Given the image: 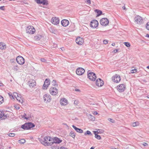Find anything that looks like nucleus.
I'll return each instance as SVG.
<instances>
[{"mask_svg":"<svg viewBox=\"0 0 149 149\" xmlns=\"http://www.w3.org/2000/svg\"><path fill=\"white\" fill-rule=\"evenodd\" d=\"M34 124L31 122L26 123L22 125L21 127L25 130H28L35 127Z\"/></svg>","mask_w":149,"mask_h":149,"instance_id":"nucleus-1","label":"nucleus"},{"mask_svg":"<svg viewBox=\"0 0 149 149\" xmlns=\"http://www.w3.org/2000/svg\"><path fill=\"white\" fill-rule=\"evenodd\" d=\"M36 31V30L34 27L32 26H29L26 29V33L29 34H33Z\"/></svg>","mask_w":149,"mask_h":149,"instance_id":"nucleus-2","label":"nucleus"},{"mask_svg":"<svg viewBox=\"0 0 149 149\" xmlns=\"http://www.w3.org/2000/svg\"><path fill=\"white\" fill-rule=\"evenodd\" d=\"M89 71L88 72V77L91 80L95 81L96 78L95 74L92 72L89 73Z\"/></svg>","mask_w":149,"mask_h":149,"instance_id":"nucleus-3","label":"nucleus"},{"mask_svg":"<svg viewBox=\"0 0 149 149\" xmlns=\"http://www.w3.org/2000/svg\"><path fill=\"white\" fill-rule=\"evenodd\" d=\"M121 79L120 76L117 74H116L112 77V81L116 83H118L120 82L121 80Z\"/></svg>","mask_w":149,"mask_h":149,"instance_id":"nucleus-4","label":"nucleus"},{"mask_svg":"<svg viewBox=\"0 0 149 149\" xmlns=\"http://www.w3.org/2000/svg\"><path fill=\"white\" fill-rule=\"evenodd\" d=\"M17 62L20 65H23L24 63V59L21 56H19L16 58Z\"/></svg>","mask_w":149,"mask_h":149,"instance_id":"nucleus-5","label":"nucleus"},{"mask_svg":"<svg viewBox=\"0 0 149 149\" xmlns=\"http://www.w3.org/2000/svg\"><path fill=\"white\" fill-rule=\"evenodd\" d=\"M58 90L56 88L51 87L49 90V92L51 94L53 95H55L58 93Z\"/></svg>","mask_w":149,"mask_h":149,"instance_id":"nucleus-6","label":"nucleus"},{"mask_svg":"<svg viewBox=\"0 0 149 149\" xmlns=\"http://www.w3.org/2000/svg\"><path fill=\"white\" fill-rule=\"evenodd\" d=\"M117 89L118 91L120 92H123L125 90V87L123 84H121L117 86Z\"/></svg>","mask_w":149,"mask_h":149,"instance_id":"nucleus-7","label":"nucleus"},{"mask_svg":"<svg viewBox=\"0 0 149 149\" xmlns=\"http://www.w3.org/2000/svg\"><path fill=\"white\" fill-rule=\"evenodd\" d=\"M109 23V20L106 18H103L100 20V24L103 26H107L108 25Z\"/></svg>","mask_w":149,"mask_h":149,"instance_id":"nucleus-8","label":"nucleus"},{"mask_svg":"<svg viewBox=\"0 0 149 149\" xmlns=\"http://www.w3.org/2000/svg\"><path fill=\"white\" fill-rule=\"evenodd\" d=\"M98 25V21L95 19L92 20L90 23V26L93 28H95L97 27Z\"/></svg>","mask_w":149,"mask_h":149,"instance_id":"nucleus-9","label":"nucleus"},{"mask_svg":"<svg viewBox=\"0 0 149 149\" xmlns=\"http://www.w3.org/2000/svg\"><path fill=\"white\" fill-rule=\"evenodd\" d=\"M85 72V70L81 68H78L76 70V74L79 75H82Z\"/></svg>","mask_w":149,"mask_h":149,"instance_id":"nucleus-10","label":"nucleus"},{"mask_svg":"<svg viewBox=\"0 0 149 149\" xmlns=\"http://www.w3.org/2000/svg\"><path fill=\"white\" fill-rule=\"evenodd\" d=\"M50 84V80L49 79H46L43 86V89H47Z\"/></svg>","mask_w":149,"mask_h":149,"instance_id":"nucleus-11","label":"nucleus"},{"mask_svg":"<svg viewBox=\"0 0 149 149\" xmlns=\"http://www.w3.org/2000/svg\"><path fill=\"white\" fill-rule=\"evenodd\" d=\"M62 141V140H60L59 138L56 137H54V138L53 139V141L50 143L49 144H50V145H52L54 144V143H59Z\"/></svg>","mask_w":149,"mask_h":149,"instance_id":"nucleus-12","label":"nucleus"},{"mask_svg":"<svg viewBox=\"0 0 149 149\" xmlns=\"http://www.w3.org/2000/svg\"><path fill=\"white\" fill-rule=\"evenodd\" d=\"M35 1L38 4H42L46 6L48 4V1L47 0H35Z\"/></svg>","mask_w":149,"mask_h":149,"instance_id":"nucleus-13","label":"nucleus"},{"mask_svg":"<svg viewBox=\"0 0 149 149\" xmlns=\"http://www.w3.org/2000/svg\"><path fill=\"white\" fill-rule=\"evenodd\" d=\"M134 20L137 23L141 24L142 23L143 20L142 18L139 16H137L134 18Z\"/></svg>","mask_w":149,"mask_h":149,"instance_id":"nucleus-14","label":"nucleus"},{"mask_svg":"<svg viewBox=\"0 0 149 149\" xmlns=\"http://www.w3.org/2000/svg\"><path fill=\"white\" fill-rule=\"evenodd\" d=\"M96 85L98 87H101L104 84V81L101 79L99 78L97 79L96 81Z\"/></svg>","mask_w":149,"mask_h":149,"instance_id":"nucleus-15","label":"nucleus"},{"mask_svg":"<svg viewBox=\"0 0 149 149\" xmlns=\"http://www.w3.org/2000/svg\"><path fill=\"white\" fill-rule=\"evenodd\" d=\"M43 98L45 101H46V102H49L51 100V96L49 94H46L44 95L43 97Z\"/></svg>","mask_w":149,"mask_h":149,"instance_id":"nucleus-16","label":"nucleus"},{"mask_svg":"<svg viewBox=\"0 0 149 149\" xmlns=\"http://www.w3.org/2000/svg\"><path fill=\"white\" fill-rule=\"evenodd\" d=\"M51 22L54 25H57L59 24V20L58 18L54 17L52 18Z\"/></svg>","mask_w":149,"mask_h":149,"instance_id":"nucleus-17","label":"nucleus"},{"mask_svg":"<svg viewBox=\"0 0 149 149\" xmlns=\"http://www.w3.org/2000/svg\"><path fill=\"white\" fill-rule=\"evenodd\" d=\"M28 84L30 87H33L36 86V81L34 80L31 79L28 82Z\"/></svg>","mask_w":149,"mask_h":149,"instance_id":"nucleus-18","label":"nucleus"},{"mask_svg":"<svg viewBox=\"0 0 149 149\" xmlns=\"http://www.w3.org/2000/svg\"><path fill=\"white\" fill-rule=\"evenodd\" d=\"M83 40L80 37H78L76 39V42L78 44L81 45L83 42Z\"/></svg>","mask_w":149,"mask_h":149,"instance_id":"nucleus-19","label":"nucleus"},{"mask_svg":"<svg viewBox=\"0 0 149 149\" xmlns=\"http://www.w3.org/2000/svg\"><path fill=\"white\" fill-rule=\"evenodd\" d=\"M69 23V21L66 19L62 20L61 21V24L62 25L65 27L68 26Z\"/></svg>","mask_w":149,"mask_h":149,"instance_id":"nucleus-20","label":"nucleus"},{"mask_svg":"<svg viewBox=\"0 0 149 149\" xmlns=\"http://www.w3.org/2000/svg\"><path fill=\"white\" fill-rule=\"evenodd\" d=\"M60 102L61 105H66L68 103L67 100L64 98L61 99L60 100Z\"/></svg>","mask_w":149,"mask_h":149,"instance_id":"nucleus-21","label":"nucleus"},{"mask_svg":"<svg viewBox=\"0 0 149 149\" xmlns=\"http://www.w3.org/2000/svg\"><path fill=\"white\" fill-rule=\"evenodd\" d=\"M72 127L77 132L80 133H83V130L76 127L74 125H72Z\"/></svg>","mask_w":149,"mask_h":149,"instance_id":"nucleus-22","label":"nucleus"},{"mask_svg":"<svg viewBox=\"0 0 149 149\" xmlns=\"http://www.w3.org/2000/svg\"><path fill=\"white\" fill-rule=\"evenodd\" d=\"M6 48V45L3 42H0V49H5Z\"/></svg>","mask_w":149,"mask_h":149,"instance_id":"nucleus-23","label":"nucleus"},{"mask_svg":"<svg viewBox=\"0 0 149 149\" xmlns=\"http://www.w3.org/2000/svg\"><path fill=\"white\" fill-rule=\"evenodd\" d=\"M42 36L41 35L39 34L37 35V36L34 37V39L35 40L38 41L41 38Z\"/></svg>","mask_w":149,"mask_h":149,"instance_id":"nucleus-24","label":"nucleus"},{"mask_svg":"<svg viewBox=\"0 0 149 149\" xmlns=\"http://www.w3.org/2000/svg\"><path fill=\"white\" fill-rule=\"evenodd\" d=\"M95 12L97 13V17H98L101 15L102 14V12L101 11L98 9H96L95 10Z\"/></svg>","mask_w":149,"mask_h":149,"instance_id":"nucleus-25","label":"nucleus"},{"mask_svg":"<svg viewBox=\"0 0 149 149\" xmlns=\"http://www.w3.org/2000/svg\"><path fill=\"white\" fill-rule=\"evenodd\" d=\"M20 95L18 97H17L16 99L17 100L19 101V102H20L21 103H22L23 102V100L21 98V97H20Z\"/></svg>","mask_w":149,"mask_h":149,"instance_id":"nucleus-26","label":"nucleus"},{"mask_svg":"<svg viewBox=\"0 0 149 149\" xmlns=\"http://www.w3.org/2000/svg\"><path fill=\"white\" fill-rule=\"evenodd\" d=\"M89 118L92 121H94L95 120V118L94 116H93L91 114H89L88 116Z\"/></svg>","mask_w":149,"mask_h":149,"instance_id":"nucleus-27","label":"nucleus"},{"mask_svg":"<svg viewBox=\"0 0 149 149\" xmlns=\"http://www.w3.org/2000/svg\"><path fill=\"white\" fill-rule=\"evenodd\" d=\"M70 136L73 138H74L75 137V133L71 131L70 134Z\"/></svg>","mask_w":149,"mask_h":149,"instance_id":"nucleus-28","label":"nucleus"},{"mask_svg":"<svg viewBox=\"0 0 149 149\" xmlns=\"http://www.w3.org/2000/svg\"><path fill=\"white\" fill-rule=\"evenodd\" d=\"M84 135H88L91 136L92 135V134L90 131L88 130H87L84 133Z\"/></svg>","mask_w":149,"mask_h":149,"instance_id":"nucleus-29","label":"nucleus"},{"mask_svg":"<svg viewBox=\"0 0 149 149\" xmlns=\"http://www.w3.org/2000/svg\"><path fill=\"white\" fill-rule=\"evenodd\" d=\"M132 125L133 127H136L139 125V123L138 122H134L132 124Z\"/></svg>","mask_w":149,"mask_h":149,"instance_id":"nucleus-30","label":"nucleus"},{"mask_svg":"<svg viewBox=\"0 0 149 149\" xmlns=\"http://www.w3.org/2000/svg\"><path fill=\"white\" fill-rule=\"evenodd\" d=\"M41 143L45 146H49L50 145L49 144L50 143H47V142H45V141H43L42 142H41Z\"/></svg>","mask_w":149,"mask_h":149,"instance_id":"nucleus-31","label":"nucleus"},{"mask_svg":"<svg viewBox=\"0 0 149 149\" xmlns=\"http://www.w3.org/2000/svg\"><path fill=\"white\" fill-rule=\"evenodd\" d=\"M3 97L1 95H0V104H2L3 102Z\"/></svg>","mask_w":149,"mask_h":149,"instance_id":"nucleus-32","label":"nucleus"},{"mask_svg":"<svg viewBox=\"0 0 149 149\" xmlns=\"http://www.w3.org/2000/svg\"><path fill=\"white\" fill-rule=\"evenodd\" d=\"M25 140L24 139H22L19 141V143H24L25 142Z\"/></svg>","mask_w":149,"mask_h":149,"instance_id":"nucleus-33","label":"nucleus"},{"mask_svg":"<svg viewBox=\"0 0 149 149\" xmlns=\"http://www.w3.org/2000/svg\"><path fill=\"white\" fill-rule=\"evenodd\" d=\"M125 46L127 47H130V44L129 42H125L124 43Z\"/></svg>","mask_w":149,"mask_h":149,"instance_id":"nucleus-34","label":"nucleus"},{"mask_svg":"<svg viewBox=\"0 0 149 149\" xmlns=\"http://www.w3.org/2000/svg\"><path fill=\"white\" fill-rule=\"evenodd\" d=\"M19 68L18 67V65H16L14 66L13 67V69L15 71H17L18 70Z\"/></svg>","mask_w":149,"mask_h":149,"instance_id":"nucleus-35","label":"nucleus"},{"mask_svg":"<svg viewBox=\"0 0 149 149\" xmlns=\"http://www.w3.org/2000/svg\"><path fill=\"white\" fill-rule=\"evenodd\" d=\"M137 72V70L136 69L134 68V69H132L131 71V73H135Z\"/></svg>","mask_w":149,"mask_h":149,"instance_id":"nucleus-36","label":"nucleus"},{"mask_svg":"<svg viewBox=\"0 0 149 149\" xmlns=\"http://www.w3.org/2000/svg\"><path fill=\"white\" fill-rule=\"evenodd\" d=\"M95 137L98 139L100 140L101 139V137L100 135H98L97 134H95Z\"/></svg>","mask_w":149,"mask_h":149,"instance_id":"nucleus-37","label":"nucleus"},{"mask_svg":"<svg viewBox=\"0 0 149 149\" xmlns=\"http://www.w3.org/2000/svg\"><path fill=\"white\" fill-rule=\"evenodd\" d=\"M8 135L9 136L13 137L15 136V134L13 133H10L8 134Z\"/></svg>","mask_w":149,"mask_h":149,"instance_id":"nucleus-38","label":"nucleus"},{"mask_svg":"<svg viewBox=\"0 0 149 149\" xmlns=\"http://www.w3.org/2000/svg\"><path fill=\"white\" fill-rule=\"evenodd\" d=\"M4 115V113L3 112L1 111H0V118L3 117Z\"/></svg>","mask_w":149,"mask_h":149,"instance_id":"nucleus-39","label":"nucleus"},{"mask_svg":"<svg viewBox=\"0 0 149 149\" xmlns=\"http://www.w3.org/2000/svg\"><path fill=\"white\" fill-rule=\"evenodd\" d=\"M13 96L16 98L17 97H18L19 94H18L16 92H14L13 93Z\"/></svg>","mask_w":149,"mask_h":149,"instance_id":"nucleus-40","label":"nucleus"},{"mask_svg":"<svg viewBox=\"0 0 149 149\" xmlns=\"http://www.w3.org/2000/svg\"><path fill=\"white\" fill-rule=\"evenodd\" d=\"M41 61L43 62L47 63V60L44 58H42L40 59Z\"/></svg>","mask_w":149,"mask_h":149,"instance_id":"nucleus-41","label":"nucleus"},{"mask_svg":"<svg viewBox=\"0 0 149 149\" xmlns=\"http://www.w3.org/2000/svg\"><path fill=\"white\" fill-rule=\"evenodd\" d=\"M108 120L109 121L112 122V123H114L115 122V120L112 118H108Z\"/></svg>","mask_w":149,"mask_h":149,"instance_id":"nucleus-42","label":"nucleus"},{"mask_svg":"<svg viewBox=\"0 0 149 149\" xmlns=\"http://www.w3.org/2000/svg\"><path fill=\"white\" fill-rule=\"evenodd\" d=\"M52 83L53 86H55L56 85V81L53 80L52 82Z\"/></svg>","mask_w":149,"mask_h":149,"instance_id":"nucleus-43","label":"nucleus"},{"mask_svg":"<svg viewBox=\"0 0 149 149\" xmlns=\"http://www.w3.org/2000/svg\"><path fill=\"white\" fill-rule=\"evenodd\" d=\"M146 27L148 30H149V22L147 23Z\"/></svg>","mask_w":149,"mask_h":149,"instance_id":"nucleus-44","label":"nucleus"},{"mask_svg":"<svg viewBox=\"0 0 149 149\" xmlns=\"http://www.w3.org/2000/svg\"><path fill=\"white\" fill-rule=\"evenodd\" d=\"M49 139L48 136H46L44 138V140L45 141V142H47V141Z\"/></svg>","mask_w":149,"mask_h":149,"instance_id":"nucleus-45","label":"nucleus"},{"mask_svg":"<svg viewBox=\"0 0 149 149\" xmlns=\"http://www.w3.org/2000/svg\"><path fill=\"white\" fill-rule=\"evenodd\" d=\"M7 117V115H6L4 113V115L3 116V117H2V119H5Z\"/></svg>","mask_w":149,"mask_h":149,"instance_id":"nucleus-46","label":"nucleus"},{"mask_svg":"<svg viewBox=\"0 0 149 149\" xmlns=\"http://www.w3.org/2000/svg\"><path fill=\"white\" fill-rule=\"evenodd\" d=\"M26 114L25 113H24V114L23 116V117L26 120H28L29 119V117H26Z\"/></svg>","mask_w":149,"mask_h":149,"instance_id":"nucleus-47","label":"nucleus"},{"mask_svg":"<svg viewBox=\"0 0 149 149\" xmlns=\"http://www.w3.org/2000/svg\"><path fill=\"white\" fill-rule=\"evenodd\" d=\"M108 41L107 40H104V41H103V43L104 44H107L108 43Z\"/></svg>","mask_w":149,"mask_h":149,"instance_id":"nucleus-48","label":"nucleus"},{"mask_svg":"<svg viewBox=\"0 0 149 149\" xmlns=\"http://www.w3.org/2000/svg\"><path fill=\"white\" fill-rule=\"evenodd\" d=\"M0 9L2 10H4L5 8H4V6H2L0 7Z\"/></svg>","mask_w":149,"mask_h":149,"instance_id":"nucleus-49","label":"nucleus"},{"mask_svg":"<svg viewBox=\"0 0 149 149\" xmlns=\"http://www.w3.org/2000/svg\"><path fill=\"white\" fill-rule=\"evenodd\" d=\"M143 145L144 146H146L148 145V144L147 143H145V142H144L143 143Z\"/></svg>","mask_w":149,"mask_h":149,"instance_id":"nucleus-50","label":"nucleus"},{"mask_svg":"<svg viewBox=\"0 0 149 149\" xmlns=\"http://www.w3.org/2000/svg\"><path fill=\"white\" fill-rule=\"evenodd\" d=\"M59 149H68L62 146Z\"/></svg>","mask_w":149,"mask_h":149,"instance_id":"nucleus-51","label":"nucleus"},{"mask_svg":"<svg viewBox=\"0 0 149 149\" xmlns=\"http://www.w3.org/2000/svg\"><path fill=\"white\" fill-rule=\"evenodd\" d=\"M86 2L89 4H91V0H86Z\"/></svg>","mask_w":149,"mask_h":149,"instance_id":"nucleus-52","label":"nucleus"},{"mask_svg":"<svg viewBox=\"0 0 149 149\" xmlns=\"http://www.w3.org/2000/svg\"><path fill=\"white\" fill-rule=\"evenodd\" d=\"M93 133H94V134H95H95H97V132L98 133H99V132L98 131H93Z\"/></svg>","mask_w":149,"mask_h":149,"instance_id":"nucleus-53","label":"nucleus"},{"mask_svg":"<svg viewBox=\"0 0 149 149\" xmlns=\"http://www.w3.org/2000/svg\"><path fill=\"white\" fill-rule=\"evenodd\" d=\"M118 50L117 49H114L113 51V52L114 53H116V52H118Z\"/></svg>","mask_w":149,"mask_h":149,"instance_id":"nucleus-54","label":"nucleus"},{"mask_svg":"<svg viewBox=\"0 0 149 149\" xmlns=\"http://www.w3.org/2000/svg\"><path fill=\"white\" fill-rule=\"evenodd\" d=\"M15 108L17 110H18L19 109V107H17V106H15Z\"/></svg>","mask_w":149,"mask_h":149,"instance_id":"nucleus-55","label":"nucleus"},{"mask_svg":"<svg viewBox=\"0 0 149 149\" xmlns=\"http://www.w3.org/2000/svg\"><path fill=\"white\" fill-rule=\"evenodd\" d=\"M74 104H78V102H77V101H76V100H75L74 101Z\"/></svg>","mask_w":149,"mask_h":149,"instance_id":"nucleus-56","label":"nucleus"},{"mask_svg":"<svg viewBox=\"0 0 149 149\" xmlns=\"http://www.w3.org/2000/svg\"><path fill=\"white\" fill-rule=\"evenodd\" d=\"M3 84L2 82H1V81H0V86H3Z\"/></svg>","mask_w":149,"mask_h":149,"instance_id":"nucleus-57","label":"nucleus"},{"mask_svg":"<svg viewBox=\"0 0 149 149\" xmlns=\"http://www.w3.org/2000/svg\"><path fill=\"white\" fill-rule=\"evenodd\" d=\"M52 138H51L50 137H49V139H48V140L49 141H51V140H52Z\"/></svg>","mask_w":149,"mask_h":149,"instance_id":"nucleus-58","label":"nucleus"},{"mask_svg":"<svg viewBox=\"0 0 149 149\" xmlns=\"http://www.w3.org/2000/svg\"><path fill=\"white\" fill-rule=\"evenodd\" d=\"M9 96H10V97H11H11L12 98H13V99H14V96H13V95H9Z\"/></svg>","mask_w":149,"mask_h":149,"instance_id":"nucleus-59","label":"nucleus"},{"mask_svg":"<svg viewBox=\"0 0 149 149\" xmlns=\"http://www.w3.org/2000/svg\"><path fill=\"white\" fill-rule=\"evenodd\" d=\"M146 37L149 38V34H146Z\"/></svg>","mask_w":149,"mask_h":149,"instance_id":"nucleus-60","label":"nucleus"},{"mask_svg":"<svg viewBox=\"0 0 149 149\" xmlns=\"http://www.w3.org/2000/svg\"><path fill=\"white\" fill-rule=\"evenodd\" d=\"M98 114L97 111H95L94 113V114L95 115H97Z\"/></svg>","mask_w":149,"mask_h":149,"instance_id":"nucleus-61","label":"nucleus"},{"mask_svg":"<svg viewBox=\"0 0 149 149\" xmlns=\"http://www.w3.org/2000/svg\"><path fill=\"white\" fill-rule=\"evenodd\" d=\"M113 46H114L115 45V43H113L111 45Z\"/></svg>","mask_w":149,"mask_h":149,"instance_id":"nucleus-62","label":"nucleus"},{"mask_svg":"<svg viewBox=\"0 0 149 149\" xmlns=\"http://www.w3.org/2000/svg\"><path fill=\"white\" fill-rule=\"evenodd\" d=\"M75 90L77 91H80L78 89H76Z\"/></svg>","mask_w":149,"mask_h":149,"instance_id":"nucleus-63","label":"nucleus"},{"mask_svg":"<svg viewBox=\"0 0 149 149\" xmlns=\"http://www.w3.org/2000/svg\"><path fill=\"white\" fill-rule=\"evenodd\" d=\"M94 149V147H93H93H91V148H90V149Z\"/></svg>","mask_w":149,"mask_h":149,"instance_id":"nucleus-64","label":"nucleus"}]
</instances>
